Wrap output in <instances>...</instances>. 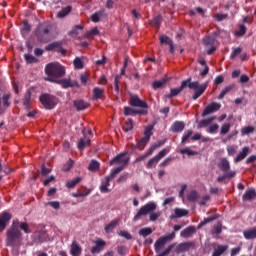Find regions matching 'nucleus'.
<instances>
[{"label":"nucleus","mask_w":256,"mask_h":256,"mask_svg":"<svg viewBox=\"0 0 256 256\" xmlns=\"http://www.w3.org/2000/svg\"><path fill=\"white\" fill-rule=\"evenodd\" d=\"M186 87H189L195 91L192 96L193 101H197V99L201 97V95H203L207 90V84H200L197 81L191 82V78H188L181 82L180 87L170 89V93L164 96L165 99H173V97H177V95H179L183 89H186Z\"/></svg>","instance_id":"obj_1"},{"label":"nucleus","mask_w":256,"mask_h":256,"mask_svg":"<svg viewBox=\"0 0 256 256\" xmlns=\"http://www.w3.org/2000/svg\"><path fill=\"white\" fill-rule=\"evenodd\" d=\"M155 209H157V204L155 202H148L138 210L133 221H139V219L145 215H149L150 221H157L159 217H161V213L155 212Z\"/></svg>","instance_id":"obj_2"},{"label":"nucleus","mask_w":256,"mask_h":256,"mask_svg":"<svg viewBox=\"0 0 256 256\" xmlns=\"http://www.w3.org/2000/svg\"><path fill=\"white\" fill-rule=\"evenodd\" d=\"M45 73L48 75V77L45 78V81L57 83L56 79L65 75V67L59 63H49L45 67Z\"/></svg>","instance_id":"obj_3"},{"label":"nucleus","mask_w":256,"mask_h":256,"mask_svg":"<svg viewBox=\"0 0 256 256\" xmlns=\"http://www.w3.org/2000/svg\"><path fill=\"white\" fill-rule=\"evenodd\" d=\"M18 222L12 223L11 227L6 232V246L7 247H17L21 241V230H17Z\"/></svg>","instance_id":"obj_4"},{"label":"nucleus","mask_w":256,"mask_h":256,"mask_svg":"<svg viewBox=\"0 0 256 256\" xmlns=\"http://www.w3.org/2000/svg\"><path fill=\"white\" fill-rule=\"evenodd\" d=\"M35 35L39 43H49L51 41V27L46 24H40L36 28Z\"/></svg>","instance_id":"obj_5"},{"label":"nucleus","mask_w":256,"mask_h":256,"mask_svg":"<svg viewBox=\"0 0 256 256\" xmlns=\"http://www.w3.org/2000/svg\"><path fill=\"white\" fill-rule=\"evenodd\" d=\"M39 101L43 105L44 109L51 110L55 109V107L57 106V98L48 93L41 94L39 97Z\"/></svg>","instance_id":"obj_6"},{"label":"nucleus","mask_w":256,"mask_h":256,"mask_svg":"<svg viewBox=\"0 0 256 256\" xmlns=\"http://www.w3.org/2000/svg\"><path fill=\"white\" fill-rule=\"evenodd\" d=\"M175 239V232H172L166 236H162L159 239L156 240L154 244V249L156 253H159L167 243L173 241Z\"/></svg>","instance_id":"obj_7"},{"label":"nucleus","mask_w":256,"mask_h":256,"mask_svg":"<svg viewBox=\"0 0 256 256\" xmlns=\"http://www.w3.org/2000/svg\"><path fill=\"white\" fill-rule=\"evenodd\" d=\"M129 105L131 107H139V109L147 111L149 109V104L147 102L139 99V96L135 94L130 95Z\"/></svg>","instance_id":"obj_8"},{"label":"nucleus","mask_w":256,"mask_h":256,"mask_svg":"<svg viewBox=\"0 0 256 256\" xmlns=\"http://www.w3.org/2000/svg\"><path fill=\"white\" fill-rule=\"evenodd\" d=\"M120 167H127L129 165V157H125V153H120L110 161V165H117Z\"/></svg>","instance_id":"obj_9"},{"label":"nucleus","mask_w":256,"mask_h":256,"mask_svg":"<svg viewBox=\"0 0 256 256\" xmlns=\"http://www.w3.org/2000/svg\"><path fill=\"white\" fill-rule=\"evenodd\" d=\"M13 215L9 212L0 213V233H3L7 229V223L12 219Z\"/></svg>","instance_id":"obj_10"},{"label":"nucleus","mask_w":256,"mask_h":256,"mask_svg":"<svg viewBox=\"0 0 256 256\" xmlns=\"http://www.w3.org/2000/svg\"><path fill=\"white\" fill-rule=\"evenodd\" d=\"M189 249H195V242L193 241H188V242H182L180 243L176 249L175 253H185V251H189Z\"/></svg>","instance_id":"obj_11"},{"label":"nucleus","mask_w":256,"mask_h":256,"mask_svg":"<svg viewBox=\"0 0 256 256\" xmlns=\"http://www.w3.org/2000/svg\"><path fill=\"white\" fill-rule=\"evenodd\" d=\"M221 109V104L217 102H212L207 105L204 111L202 112V117H207V115H211V113H215Z\"/></svg>","instance_id":"obj_12"},{"label":"nucleus","mask_w":256,"mask_h":256,"mask_svg":"<svg viewBox=\"0 0 256 256\" xmlns=\"http://www.w3.org/2000/svg\"><path fill=\"white\" fill-rule=\"evenodd\" d=\"M149 112L147 110H135L129 106L124 107V115L129 117V115H147Z\"/></svg>","instance_id":"obj_13"},{"label":"nucleus","mask_w":256,"mask_h":256,"mask_svg":"<svg viewBox=\"0 0 256 256\" xmlns=\"http://www.w3.org/2000/svg\"><path fill=\"white\" fill-rule=\"evenodd\" d=\"M256 199V191L255 188H248L242 196V201L251 202Z\"/></svg>","instance_id":"obj_14"},{"label":"nucleus","mask_w":256,"mask_h":256,"mask_svg":"<svg viewBox=\"0 0 256 256\" xmlns=\"http://www.w3.org/2000/svg\"><path fill=\"white\" fill-rule=\"evenodd\" d=\"M195 233H197V228L195 226H188L180 232V237H183L184 239H189V237H193Z\"/></svg>","instance_id":"obj_15"},{"label":"nucleus","mask_w":256,"mask_h":256,"mask_svg":"<svg viewBox=\"0 0 256 256\" xmlns=\"http://www.w3.org/2000/svg\"><path fill=\"white\" fill-rule=\"evenodd\" d=\"M81 253H83V248H81V245L74 240L70 246V255L81 256Z\"/></svg>","instance_id":"obj_16"},{"label":"nucleus","mask_w":256,"mask_h":256,"mask_svg":"<svg viewBox=\"0 0 256 256\" xmlns=\"http://www.w3.org/2000/svg\"><path fill=\"white\" fill-rule=\"evenodd\" d=\"M189 215V211L183 208H175L174 214L170 216V219H179L181 217H187Z\"/></svg>","instance_id":"obj_17"},{"label":"nucleus","mask_w":256,"mask_h":256,"mask_svg":"<svg viewBox=\"0 0 256 256\" xmlns=\"http://www.w3.org/2000/svg\"><path fill=\"white\" fill-rule=\"evenodd\" d=\"M185 129V122L183 121H175L171 126L172 133H181Z\"/></svg>","instance_id":"obj_18"},{"label":"nucleus","mask_w":256,"mask_h":256,"mask_svg":"<svg viewBox=\"0 0 256 256\" xmlns=\"http://www.w3.org/2000/svg\"><path fill=\"white\" fill-rule=\"evenodd\" d=\"M220 171L224 173H229V169H231V165L229 164V160L227 158H222L220 163L218 164Z\"/></svg>","instance_id":"obj_19"},{"label":"nucleus","mask_w":256,"mask_h":256,"mask_svg":"<svg viewBox=\"0 0 256 256\" xmlns=\"http://www.w3.org/2000/svg\"><path fill=\"white\" fill-rule=\"evenodd\" d=\"M244 239L248 241L256 239V227L250 228L248 230L243 231Z\"/></svg>","instance_id":"obj_20"},{"label":"nucleus","mask_w":256,"mask_h":256,"mask_svg":"<svg viewBox=\"0 0 256 256\" xmlns=\"http://www.w3.org/2000/svg\"><path fill=\"white\" fill-rule=\"evenodd\" d=\"M12 223H18L17 224V231L21 229V231H24L26 234L31 233V229H29V224L27 222H19V220H13Z\"/></svg>","instance_id":"obj_21"},{"label":"nucleus","mask_w":256,"mask_h":256,"mask_svg":"<svg viewBox=\"0 0 256 256\" xmlns=\"http://www.w3.org/2000/svg\"><path fill=\"white\" fill-rule=\"evenodd\" d=\"M89 145H91V138L84 136L80 138L78 142V149H80V151H83V149H85V147H89Z\"/></svg>","instance_id":"obj_22"},{"label":"nucleus","mask_w":256,"mask_h":256,"mask_svg":"<svg viewBox=\"0 0 256 256\" xmlns=\"http://www.w3.org/2000/svg\"><path fill=\"white\" fill-rule=\"evenodd\" d=\"M30 103H31V90H27V92L24 94V97L22 99V105L23 107H25V109L29 110L31 109Z\"/></svg>","instance_id":"obj_23"},{"label":"nucleus","mask_w":256,"mask_h":256,"mask_svg":"<svg viewBox=\"0 0 256 256\" xmlns=\"http://www.w3.org/2000/svg\"><path fill=\"white\" fill-rule=\"evenodd\" d=\"M227 249H229L228 245H217L214 247L212 256H221L223 253H225V251H227Z\"/></svg>","instance_id":"obj_24"},{"label":"nucleus","mask_w":256,"mask_h":256,"mask_svg":"<svg viewBox=\"0 0 256 256\" xmlns=\"http://www.w3.org/2000/svg\"><path fill=\"white\" fill-rule=\"evenodd\" d=\"M74 107L78 111H85V109H89V103L85 102L84 100H75Z\"/></svg>","instance_id":"obj_25"},{"label":"nucleus","mask_w":256,"mask_h":256,"mask_svg":"<svg viewBox=\"0 0 256 256\" xmlns=\"http://www.w3.org/2000/svg\"><path fill=\"white\" fill-rule=\"evenodd\" d=\"M105 93V89L99 88V87H94L93 88V95H92V100L93 101H99L101 99V96Z\"/></svg>","instance_id":"obj_26"},{"label":"nucleus","mask_w":256,"mask_h":256,"mask_svg":"<svg viewBox=\"0 0 256 256\" xmlns=\"http://www.w3.org/2000/svg\"><path fill=\"white\" fill-rule=\"evenodd\" d=\"M111 181H113V178H111V176H107L105 178V181L100 186L101 193H109V188L108 187H109V185H111Z\"/></svg>","instance_id":"obj_27"},{"label":"nucleus","mask_w":256,"mask_h":256,"mask_svg":"<svg viewBox=\"0 0 256 256\" xmlns=\"http://www.w3.org/2000/svg\"><path fill=\"white\" fill-rule=\"evenodd\" d=\"M106 243L103 240H97L96 245L92 247L91 253H101L103 251V247H105Z\"/></svg>","instance_id":"obj_28"},{"label":"nucleus","mask_w":256,"mask_h":256,"mask_svg":"<svg viewBox=\"0 0 256 256\" xmlns=\"http://www.w3.org/2000/svg\"><path fill=\"white\" fill-rule=\"evenodd\" d=\"M149 138L142 137L140 140H137L135 149H139L140 151H143L145 147L147 146V143H149Z\"/></svg>","instance_id":"obj_29"},{"label":"nucleus","mask_w":256,"mask_h":256,"mask_svg":"<svg viewBox=\"0 0 256 256\" xmlns=\"http://www.w3.org/2000/svg\"><path fill=\"white\" fill-rule=\"evenodd\" d=\"M71 11H73V7L71 6H66L65 8H62V10L59 11L57 14L58 19H65V17H67Z\"/></svg>","instance_id":"obj_30"},{"label":"nucleus","mask_w":256,"mask_h":256,"mask_svg":"<svg viewBox=\"0 0 256 256\" xmlns=\"http://www.w3.org/2000/svg\"><path fill=\"white\" fill-rule=\"evenodd\" d=\"M235 175V171L224 172L223 175L217 177V181L218 183H222V181H225V179H233Z\"/></svg>","instance_id":"obj_31"},{"label":"nucleus","mask_w":256,"mask_h":256,"mask_svg":"<svg viewBox=\"0 0 256 256\" xmlns=\"http://www.w3.org/2000/svg\"><path fill=\"white\" fill-rule=\"evenodd\" d=\"M247 155H249V147L242 148V151L235 158V162L239 163V161H243Z\"/></svg>","instance_id":"obj_32"},{"label":"nucleus","mask_w":256,"mask_h":256,"mask_svg":"<svg viewBox=\"0 0 256 256\" xmlns=\"http://www.w3.org/2000/svg\"><path fill=\"white\" fill-rule=\"evenodd\" d=\"M161 23H163V17L161 15H157L150 21V25H152V27L159 28L161 26Z\"/></svg>","instance_id":"obj_33"},{"label":"nucleus","mask_w":256,"mask_h":256,"mask_svg":"<svg viewBox=\"0 0 256 256\" xmlns=\"http://www.w3.org/2000/svg\"><path fill=\"white\" fill-rule=\"evenodd\" d=\"M61 45H63V42L57 41V42L50 43L45 47V51H55V49H59Z\"/></svg>","instance_id":"obj_34"},{"label":"nucleus","mask_w":256,"mask_h":256,"mask_svg":"<svg viewBox=\"0 0 256 256\" xmlns=\"http://www.w3.org/2000/svg\"><path fill=\"white\" fill-rule=\"evenodd\" d=\"M117 225H119V221L118 220L111 221L108 225H106L105 232L106 233H112L113 230L117 227Z\"/></svg>","instance_id":"obj_35"},{"label":"nucleus","mask_w":256,"mask_h":256,"mask_svg":"<svg viewBox=\"0 0 256 256\" xmlns=\"http://www.w3.org/2000/svg\"><path fill=\"white\" fill-rule=\"evenodd\" d=\"M81 181H82L81 177H76V178H74V179L68 181L67 184H66V187H67L68 189H74V187H75L77 184L81 183Z\"/></svg>","instance_id":"obj_36"},{"label":"nucleus","mask_w":256,"mask_h":256,"mask_svg":"<svg viewBox=\"0 0 256 256\" xmlns=\"http://www.w3.org/2000/svg\"><path fill=\"white\" fill-rule=\"evenodd\" d=\"M56 83H58L59 85H62L63 89H69V87H73V84L69 79L57 80Z\"/></svg>","instance_id":"obj_37"},{"label":"nucleus","mask_w":256,"mask_h":256,"mask_svg":"<svg viewBox=\"0 0 256 256\" xmlns=\"http://www.w3.org/2000/svg\"><path fill=\"white\" fill-rule=\"evenodd\" d=\"M99 167L100 164L97 160H91V162L88 165V170L92 172L99 171Z\"/></svg>","instance_id":"obj_38"},{"label":"nucleus","mask_w":256,"mask_h":256,"mask_svg":"<svg viewBox=\"0 0 256 256\" xmlns=\"http://www.w3.org/2000/svg\"><path fill=\"white\" fill-rule=\"evenodd\" d=\"M123 131H125L126 133H129V131H133V119L129 118L124 126H123Z\"/></svg>","instance_id":"obj_39"},{"label":"nucleus","mask_w":256,"mask_h":256,"mask_svg":"<svg viewBox=\"0 0 256 256\" xmlns=\"http://www.w3.org/2000/svg\"><path fill=\"white\" fill-rule=\"evenodd\" d=\"M151 233H153V230L149 227L147 228H142L139 230L138 235H140L141 237H149V235H151Z\"/></svg>","instance_id":"obj_40"},{"label":"nucleus","mask_w":256,"mask_h":256,"mask_svg":"<svg viewBox=\"0 0 256 256\" xmlns=\"http://www.w3.org/2000/svg\"><path fill=\"white\" fill-rule=\"evenodd\" d=\"M24 59H25L26 63H28V64L39 62V59H37L32 54H24Z\"/></svg>","instance_id":"obj_41"},{"label":"nucleus","mask_w":256,"mask_h":256,"mask_svg":"<svg viewBox=\"0 0 256 256\" xmlns=\"http://www.w3.org/2000/svg\"><path fill=\"white\" fill-rule=\"evenodd\" d=\"M123 169H125V168H123V166H118V167L112 169V171L109 175L110 179H115V177H117V175H119V173H121V171H123Z\"/></svg>","instance_id":"obj_42"},{"label":"nucleus","mask_w":256,"mask_h":256,"mask_svg":"<svg viewBox=\"0 0 256 256\" xmlns=\"http://www.w3.org/2000/svg\"><path fill=\"white\" fill-rule=\"evenodd\" d=\"M153 135V125H149L144 130V138L151 141V136Z\"/></svg>","instance_id":"obj_43"},{"label":"nucleus","mask_w":256,"mask_h":256,"mask_svg":"<svg viewBox=\"0 0 256 256\" xmlns=\"http://www.w3.org/2000/svg\"><path fill=\"white\" fill-rule=\"evenodd\" d=\"M79 31H83L82 25H76L74 28L70 31L71 37H78Z\"/></svg>","instance_id":"obj_44"},{"label":"nucleus","mask_w":256,"mask_h":256,"mask_svg":"<svg viewBox=\"0 0 256 256\" xmlns=\"http://www.w3.org/2000/svg\"><path fill=\"white\" fill-rule=\"evenodd\" d=\"M95 35H99V29L97 27L89 30L85 35V39H89V37H95Z\"/></svg>","instance_id":"obj_45"},{"label":"nucleus","mask_w":256,"mask_h":256,"mask_svg":"<svg viewBox=\"0 0 256 256\" xmlns=\"http://www.w3.org/2000/svg\"><path fill=\"white\" fill-rule=\"evenodd\" d=\"M245 33H247V27H245L244 24H241V25L239 26V30H237V31L235 32V35H236L237 37H243V35H245Z\"/></svg>","instance_id":"obj_46"},{"label":"nucleus","mask_w":256,"mask_h":256,"mask_svg":"<svg viewBox=\"0 0 256 256\" xmlns=\"http://www.w3.org/2000/svg\"><path fill=\"white\" fill-rule=\"evenodd\" d=\"M203 43L206 46L210 45L212 47L213 45H215V38H213L211 36H206L203 38Z\"/></svg>","instance_id":"obj_47"},{"label":"nucleus","mask_w":256,"mask_h":256,"mask_svg":"<svg viewBox=\"0 0 256 256\" xmlns=\"http://www.w3.org/2000/svg\"><path fill=\"white\" fill-rule=\"evenodd\" d=\"M165 83H167L166 79L158 80V81L153 82L152 87H153V89H161V87H163V85H165Z\"/></svg>","instance_id":"obj_48"},{"label":"nucleus","mask_w":256,"mask_h":256,"mask_svg":"<svg viewBox=\"0 0 256 256\" xmlns=\"http://www.w3.org/2000/svg\"><path fill=\"white\" fill-rule=\"evenodd\" d=\"M159 39L161 44L165 43V45H171L173 43V40L166 35H161Z\"/></svg>","instance_id":"obj_49"},{"label":"nucleus","mask_w":256,"mask_h":256,"mask_svg":"<svg viewBox=\"0 0 256 256\" xmlns=\"http://www.w3.org/2000/svg\"><path fill=\"white\" fill-rule=\"evenodd\" d=\"M150 155H153V152H151V148H149L148 151L144 155L137 157L136 163L145 161V159H147V157H150Z\"/></svg>","instance_id":"obj_50"},{"label":"nucleus","mask_w":256,"mask_h":256,"mask_svg":"<svg viewBox=\"0 0 256 256\" xmlns=\"http://www.w3.org/2000/svg\"><path fill=\"white\" fill-rule=\"evenodd\" d=\"M199 197V194L197 193V191H191L188 195H187V199L190 201V202H195L197 201Z\"/></svg>","instance_id":"obj_51"},{"label":"nucleus","mask_w":256,"mask_h":256,"mask_svg":"<svg viewBox=\"0 0 256 256\" xmlns=\"http://www.w3.org/2000/svg\"><path fill=\"white\" fill-rule=\"evenodd\" d=\"M231 89H233L232 85L226 86L221 93L218 96V99H224V97L226 96L227 93H229V91H231Z\"/></svg>","instance_id":"obj_52"},{"label":"nucleus","mask_w":256,"mask_h":256,"mask_svg":"<svg viewBox=\"0 0 256 256\" xmlns=\"http://www.w3.org/2000/svg\"><path fill=\"white\" fill-rule=\"evenodd\" d=\"M119 237H124V239H127V241H131V239H133V235H131V233L125 231V230H121L118 233Z\"/></svg>","instance_id":"obj_53"},{"label":"nucleus","mask_w":256,"mask_h":256,"mask_svg":"<svg viewBox=\"0 0 256 256\" xmlns=\"http://www.w3.org/2000/svg\"><path fill=\"white\" fill-rule=\"evenodd\" d=\"M255 131V127L253 126H247L241 129L242 135H249L250 133H253Z\"/></svg>","instance_id":"obj_54"},{"label":"nucleus","mask_w":256,"mask_h":256,"mask_svg":"<svg viewBox=\"0 0 256 256\" xmlns=\"http://www.w3.org/2000/svg\"><path fill=\"white\" fill-rule=\"evenodd\" d=\"M9 99H11V95H9V94H5L2 97L4 109H7V107H9L11 105V103H9Z\"/></svg>","instance_id":"obj_55"},{"label":"nucleus","mask_w":256,"mask_h":256,"mask_svg":"<svg viewBox=\"0 0 256 256\" xmlns=\"http://www.w3.org/2000/svg\"><path fill=\"white\" fill-rule=\"evenodd\" d=\"M231 129V124L225 123L222 125L220 135H227V132Z\"/></svg>","instance_id":"obj_56"},{"label":"nucleus","mask_w":256,"mask_h":256,"mask_svg":"<svg viewBox=\"0 0 256 256\" xmlns=\"http://www.w3.org/2000/svg\"><path fill=\"white\" fill-rule=\"evenodd\" d=\"M165 145V140L159 141L158 143H154L150 146V153H153L155 149H158V147H163Z\"/></svg>","instance_id":"obj_57"},{"label":"nucleus","mask_w":256,"mask_h":256,"mask_svg":"<svg viewBox=\"0 0 256 256\" xmlns=\"http://www.w3.org/2000/svg\"><path fill=\"white\" fill-rule=\"evenodd\" d=\"M75 69H83V60L81 58L77 57L73 61Z\"/></svg>","instance_id":"obj_58"},{"label":"nucleus","mask_w":256,"mask_h":256,"mask_svg":"<svg viewBox=\"0 0 256 256\" xmlns=\"http://www.w3.org/2000/svg\"><path fill=\"white\" fill-rule=\"evenodd\" d=\"M219 130V124H212L208 129L207 133H210L211 135H214Z\"/></svg>","instance_id":"obj_59"},{"label":"nucleus","mask_w":256,"mask_h":256,"mask_svg":"<svg viewBox=\"0 0 256 256\" xmlns=\"http://www.w3.org/2000/svg\"><path fill=\"white\" fill-rule=\"evenodd\" d=\"M216 218H204L202 222H200L197 226V229H201L202 227H205L207 223H211V221H215Z\"/></svg>","instance_id":"obj_60"},{"label":"nucleus","mask_w":256,"mask_h":256,"mask_svg":"<svg viewBox=\"0 0 256 256\" xmlns=\"http://www.w3.org/2000/svg\"><path fill=\"white\" fill-rule=\"evenodd\" d=\"M167 153H169V149L164 148L163 150H161L158 155L154 156L156 157L157 161H161V159H163V157H165V155H167Z\"/></svg>","instance_id":"obj_61"},{"label":"nucleus","mask_w":256,"mask_h":256,"mask_svg":"<svg viewBox=\"0 0 256 256\" xmlns=\"http://www.w3.org/2000/svg\"><path fill=\"white\" fill-rule=\"evenodd\" d=\"M193 135V130H187L182 136V144L187 143V139Z\"/></svg>","instance_id":"obj_62"},{"label":"nucleus","mask_w":256,"mask_h":256,"mask_svg":"<svg viewBox=\"0 0 256 256\" xmlns=\"http://www.w3.org/2000/svg\"><path fill=\"white\" fill-rule=\"evenodd\" d=\"M157 163H159V160H157L156 157L154 156L152 159H150L147 162L146 167H147V169H152L153 165H157Z\"/></svg>","instance_id":"obj_63"},{"label":"nucleus","mask_w":256,"mask_h":256,"mask_svg":"<svg viewBox=\"0 0 256 256\" xmlns=\"http://www.w3.org/2000/svg\"><path fill=\"white\" fill-rule=\"evenodd\" d=\"M175 247V245H170L168 246L162 253H160V256H167L171 253V251H173V248Z\"/></svg>","instance_id":"obj_64"}]
</instances>
